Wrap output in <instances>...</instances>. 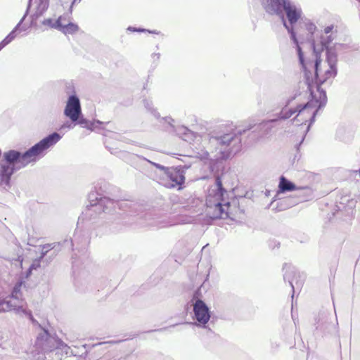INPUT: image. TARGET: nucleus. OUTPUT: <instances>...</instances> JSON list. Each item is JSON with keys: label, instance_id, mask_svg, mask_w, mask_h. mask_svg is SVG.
<instances>
[{"label": "nucleus", "instance_id": "nucleus-6", "mask_svg": "<svg viewBox=\"0 0 360 360\" xmlns=\"http://www.w3.org/2000/svg\"><path fill=\"white\" fill-rule=\"evenodd\" d=\"M22 283H17L11 295H6L4 292H0V311H14L20 315H31L25 302L22 298Z\"/></svg>", "mask_w": 360, "mask_h": 360}, {"label": "nucleus", "instance_id": "nucleus-11", "mask_svg": "<svg viewBox=\"0 0 360 360\" xmlns=\"http://www.w3.org/2000/svg\"><path fill=\"white\" fill-rule=\"evenodd\" d=\"M38 351L35 344L27 352L20 343H15L12 346L11 352L13 356L23 360H43L41 354H37Z\"/></svg>", "mask_w": 360, "mask_h": 360}, {"label": "nucleus", "instance_id": "nucleus-32", "mask_svg": "<svg viewBox=\"0 0 360 360\" xmlns=\"http://www.w3.org/2000/svg\"><path fill=\"white\" fill-rule=\"evenodd\" d=\"M166 122H168L169 124H171V122H172L173 120H172V118H165V119Z\"/></svg>", "mask_w": 360, "mask_h": 360}, {"label": "nucleus", "instance_id": "nucleus-1", "mask_svg": "<svg viewBox=\"0 0 360 360\" xmlns=\"http://www.w3.org/2000/svg\"><path fill=\"white\" fill-rule=\"evenodd\" d=\"M284 26L291 34V39L296 45V50L299 57L300 63L305 71L314 70L316 77L319 82L324 83L335 77L338 72V54L344 48L342 44H335L333 46H326L329 41L325 40L323 37L314 44V59L311 60L307 56L303 46L298 44L296 33L292 27H289L285 22Z\"/></svg>", "mask_w": 360, "mask_h": 360}, {"label": "nucleus", "instance_id": "nucleus-4", "mask_svg": "<svg viewBox=\"0 0 360 360\" xmlns=\"http://www.w3.org/2000/svg\"><path fill=\"white\" fill-rule=\"evenodd\" d=\"M311 99L304 105H300L297 107V115L295 119L297 122L306 124L314 121L318 110L326 103V92L320 87H317L315 91L311 92Z\"/></svg>", "mask_w": 360, "mask_h": 360}, {"label": "nucleus", "instance_id": "nucleus-31", "mask_svg": "<svg viewBox=\"0 0 360 360\" xmlns=\"http://www.w3.org/2000/svg\"><path fill=\"white\" fill-rule=\"evenodd\" d=\"M128 30H130V31H133V32H141V30H136V29H135L134 27H129Z\"/></svg>", "mask_w": 360, "mask_h": 360}, {"label": "nucleus", "instance_id": "nucleus-22", "mask_svg": "<svg viewBox=\"0 0 360 360\" xmlns=\"http://www.w3.org/2000/svg\"><path fill=\"white\" fill-rule=\"evenodd\" d=\"M48 1L47 0H39L37 11H36V16L38 17L43 14V13L48 8Z\"/></svg>", "mask_w": 360, "mask_h": 360}, {"label": "nucleus", "instance_id": "nucleus-20", "mask_svg": "<svg viewBox=\"0 0 360 360\" xmlns=\"http://www.w3.org/2000/svg\"><path fill=\"white\" fill-rule=\"evenodd\" d=\"M78 121V124H81L83 127H85L88 129H90V130H96V129H98L100 125H102L103 123H101V122L99 121H94L93 122H89L88 121H86L85 119H79L77 120Z\"/></svg>", "mask_w": 360, "mask_h": 360}, {"label": "nucleus", "instance_id": "nucleus-18", "mask_svg": "<svg viewBox=\"0 0 360 360\" xmlns=\"http://www.w3.org/2000/svg\"><path fill=\"white\" fill-rule=\"evenodd\" d=\"M299 28L300 30H305L311 34H313L317 29L316 25L310 19L306 17L303 18L302 21H300Z\"/></svg>", "mask_w": 360, "mask_h": 360}, {"label": "nucleus", "instance_id": "nucleus-16", "mask_svg": "<svg viewBox=\"0 0 360 360\" xmlns=\"http://www.w3.org/2000/svg\"><path fill=\"white\" fill-rule=\"evenodd\" d=\"M17 153L18 154V157L16 159L15 162L18 164V167H25L29 163L37 161L36 158L34 157L30 149H29L23 154H21L18 151Z\"/></svg>", "mask_w": 360, "mask_h": 360}, {"label": "nucleus", "instance_id": "nucleus-8", "mask_svg": "<svg viewBox=\"0 0 360 360\" xmlns=\"http://www.w3.org/2000/svg\"><path fill=\"white\" fill-rule=\"evenodd\" d=\"M18 154L16 150H8L4 153L2 158L0 159V185H8L11 176L13 174L15 167L18 166L15 162Z\"/></svg>", "mask_w": 360, "mask_h": 360}, {"label": "nucleus", "instance_id": "nucleus-9", "mask_svg": "<svg viewBox=\"0 0 360 360\" xmlns=\"http://www.w3.org/2000/svg\"><path fill=\"white\" fill-rule=\"evenodd\" d=\"M194 319L196 320L198 326L206 328V325L210 319V311L209 307L202 300L193 297L191 300Z\"/></svg>", "mask_w": 360, "mask_h": 360}, {"label": "nucleus", "instance_id": "nucleus-28", "mask_svg": "<svg viewBox=\"0 0 360 360\" xmlns=\"http://www.w3.org/2000/svg\"><path fill=\"white\" fill-rule=\"evenodd\" d=\"M30 150L36 158L37 160L40 158V156L37 153L36 150H34V149L32 147L30 148Z\"/></svg>", "mask_w": 360, "mask_h": 360}, {"label": "nucleus", "instance_id": "nucleus-14", "mask_svg": "<svg viewBox=\"0 0 360 360\" xmlns=\"http://www.w3.org/2000/svg\"><path fill=\"white\" fill-rule=\"evenodd\" d=\"M59 31L63 32L65 35L75 34H76L79 28V26L70 21L69 18L62 16V20L59 24Z\"/></svg>", "mask_w": 360, "mask_h": 360}, {"label": "nucleus", "instance_id": "nucleus-26", "mask_svg": "<svg viewBox=\"0 0 360 360\" xmlns=\"http://www.w3.org/2000/svg\"><path fill=\"white\" fill-rule=\"evenodd\" d=\"M176 223H173V222H171V221H168V222H163L162 224H159V226L160 228H163V227H167V226H173L174 224H176Z\"/></svg>", "mask_w": 360, "mask_h": 360}, {"label": "nucleus", "instance_id": "nucleus-27", "mask_svg": "<svg viewBox=\"0 0 360 360\" xmlns=\"http://www.w3.org/2000/svg\"><path fill=\"white\" fill-rule=\"evenodd\" d=\"M39 266V261H34L33 262V264L30 266V269H29L30 272H31V271L32 269H36Z\"/></svg>", "mask_w": 360, "mask_h": 360}, {"label": "nucleus", "instance_id": "nucleus-30", "mask_svg": "<svg viewBox=\"0 0 360 360\" xmlns=\"http://www.w3.org/2000/svg\"><path fill=\"white\" fill-rule=\"evenodd\" d=\"M152 57L154 60H158L160 58V53H153Z\"/></svg>", "mask_w": 360, "mask_h": 360}, {"label": "nucleus", "instance_id": "nucleus-13", "mask_svg": "<svg viewBox=\"0 0 360 360\" xmlns=\"http://www.w3.org/2000/svg\"><path fill=\"white\" fill-rule=\"evenodd\" d=\"M61 139V136L58 133H53L46 138L43 139L38 143L35 144L32 148L36 150L37 153L41 157H42L45 153V151L55 145L57 142H58Z\"/></svg>", "mask_w": 360, "mask_h": 360}, {"label": "nucleus", "instance_id": "nucleus-23", "mask_svg": "<svg viewBox=\"0 0 360 360\" xmlns=\"http://www.w3.org/2000/svg\"><path fill=\"white\" fill-rule=\"evenodd\" d=\"M297 113V110H291V109H283L281 112V119H288L290 117L294 114Z\"/></svg>", "mask_w": 360, "mask_h": 360}, {"label": "nucleus", "instance_id": "nucleus-2", "mask_svg": "<svg viewBox=\"0 0 360 360\" xmlns=\"http://www.w3.org/2000/svg\"><path fill=\"white\" fill-rule=\"evenodd\" d=\"M177 134L184 141L191 142L202 141L204 144L209 145V150H211L210 154L207 152L198 153V157L202 160L208 159L211 161H218L229 158L232 151L229 148V146L233 141V136L226 134L221 137H212L209 140L202 139L201 136L195 134L194 132L185 127H179L176 129Z\"/></svg>", "mask_w": 360, "mask_h": 360}, {"label": "nucleus", "instance_id": "nucleus-29", "mask_svg": "<svg viewBox=\"0 0 360 360\" xmlns=\"http://www.w3.org/2000/svg\"><path fill=\"white\" fill-rule=\"evenodd\" d=\"M87 360H104L103 359H96V356H94L93 354L89 355Z\"/></svg>", "mask_w": 360, "mask_h": 360}, {"label": "nucleus", "instance_id": "nucleus-25", "mask_svg": "<svg viewBox=\"0 0 360 360\" xmlns=\"http://www.w3.org/2000/svg\"><path fill=\"white\" fill-rule=\"evenodd\" d=\"M74 127V124H72V123H70L68 122L64 123L61 127H60V129H65V128H68L69 129H71Z\"/></svg>", "mask_w": 360, "mask_h": 360}, {"label": "nucleus", "instance_id": "nucleus-5", "mask_svg": "<svg viewBox=\"0 0 360 360\" xmlns=\"http://www.w3.org/2000/svg\"><path fill=\"white\" fill-rule=\"evenodd\" d=\"M262 1L266 11L270 13H278L283 6L291 25L297 22L300 25V21L305 18L301 7L288 0H262Z\"/></svg>", "mask_w": 360, "mask_h": 360}, {"label": "nucleus", "instance_id": "nucleus-17", "mask_svg": "<svg viewBox=\"0 0 360 360\" xmlns=\"http://www.w3.org/2000/svg\"><path fill=\"white\" fill-rule=\"evenodd\" d=\"M334 29V26L333 25H328V26H326L323 32L316 38L314 40V42H315L316 41L320 39L321 38V37L323 36V38H324V41H329V43H327L326 44V46H333L334 44H335L336 43H333V41L334 39V37H333V30ZM314 43H313L314 44Z\"/></svg>", "mask_w": 360, "mask_h": 360}, {"label": "nucleus", "instance_id": "nucleus-33", "mask_svg": "<svg viewBox=\"0 0 360 360\" xmlns=\"http://www.w3.org/2000/svg\"><path fill=\"white\" fill-rule=\"evenodd\" d=\"M359 173H360V169H359Z\"/></svg>", "mask_w": 360, "mask_h": 360}, {"label": "nucleus", "instance_id": "nucleus-15", "mask_svg": "<svg viewBox=\"0 0 360 360\" xmlns=\"http://www.w3.org/2000/svg\"><path fill=\"white\" fill-rule=\"evenodd\" d=\"M279 191L281 193L290 192L300 189L307 188L306 186H297L294 183L285 179L284 176L280 178L278 184Z\"/></svg>", "mask_w": 360, "mask_h": 360}, {"label": "nucleus", "instance_id": "nucleus-24", "mask_svg": "<svg viewBox=\"0 0 360 360\" xmlns=\"http://www.w3.org/2000/svg\"><path fill=\"white\" fill-rule=\"evenodd\" d=\"M105 200L101 199L95 205H92V207H95L96 210H100V208L105 204Z\"/></svg>", "mask_w": 360, "mask_h": 360}, {"label": "nucleus", "instance_id": "nucleus-12", "mask_svg": "<svg viewBox=\"0 0 360 360\" xmlns=\"http://www.w3.org/2000/svg\"><path fill=\"white\" fill-rule=\"evenodd\" d=\"M65 115L72 122H77L82 115L80 101L76 96H70L64 109Z\"/></svg>", "mask_w": 360, "mask_h": 360}, {"label": "nucleus", "instance_id": "nucleus-3", "mask_svg": "<svg viewBox=\"0 0 360 360\" xmlns=\"http://www.w3.org/2000/svg\"><path fill=\"white\" fill-rule=\"evenodd\" d=\"M221 182L217 180L212 186L206 198L207 212L212 218H225L229 217V202L224 199V193Z\"/></svg>", "mask_w": 360, "mask_h": 360}, {"label": "nucleus", "instance_id": "nucleus-7", "mask_svg": "<svg viewBox=\"0 0 360 360\" xmlns=\"http://www.w3.org/2000/svg\"><path fill=\"white\" fill-rule=\"evenodd\" d=\"M35 347L39 350L37 354H41L43 357L44 353L52 352L55 349H60L66 355L70 352V348L68 345L60 339L51 336L44 329L38 334L35 341Z\"/></svg>", "mask_w": 360, "mask_h": 360}, {"label": "nucleus", "instance_id": "nucleus-10", "mask_svg": "<svg viewBox=\"0 0 360 360\" xmlns=\"http://www.w3.org/2000/svg\"><path fill=\"white\" fill-rule=\"evenodd\" d=\"M156 167L164 171L162 178V184L167 188H180L181 185L184 181V176L179 169L175 168L166 169L160 165H155Z\"/></svg>", "mask_w": 360, "mask_h": 360}, {"label": "nucleus", "instance_id": "nucleus-19", "mask_svg": "<svg viewBox=\"0 0 360 360\" xmlns=\"http://www.w3.org/2000/svg\"><path fill=\"white\" fill-rule=\"evenodd\" d=\"M23 18L20 20V22L17 25V26L14 28V30L11 32L8 36H6L5 37L4 39H3L1 42H0V51L4 48L6 45H8V44H10L16 37V34L15 32H17V30H18V27H20V23L22 22Z\"/></svg>", "mask_w": 360, "mask_h": 360}, {"label": "nucleus", "instance_id": "nucleus-21", "mask_svg": "<svg viewBox=\"0 0 360 360\" xmlns=\"http://www.w3.org/2000/svg\"><path fill=\"white\" fill-rule=\"evenodd\" d=\"M61 20H62V16L58 18V19L56 20H53L51 18H47V19H45L42 22V24L47 27L54 28V29L59 30L58 25H59V24H60Z\"/></svg>", "mask_w": 360, "mask_h": 360}]
</instances>
